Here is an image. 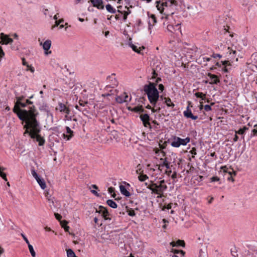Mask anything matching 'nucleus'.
<instances>
[{"label":"nucleus","mask_w":257,"mask_h":257,"mask_svg":"<svg viewBox=\"0 0 257 257\" xmlns=\"http://www.w3.org/2000/svg\"><path fill=\"white\" fill-rule=\"evenodd\" d=\"M91 2L94 7H97L98 9H103L102 0H91Z\"/></svg>","instance_id":"nucleus-15"},{"label":"nucleus","mask_w":257,"mask_h":257,"mask_svg":"<svg viewBox=\"0 0 257 257\" xmlns=\"http://www.w3.org/2000/svg\"><path fill=\"white\" fill-rule=\"evenodd\" d=\"M91 192H92L93 194H94V195H96V196H99V194H98V193H97L96 191H95V190H91Z\"/></svg>","instance_id":"nucleus-63"},{"label":"nucleus","mask_w":257,"mask_h":257,"mask_svg":"<svg viewBox=\"0 0 257 257\" xmlns=\"http://www.w3.org/2000/svg\"><path fill=\"white\" fill-rule=\"evenodd\" d=\"M19 106H21L22 107H25L26 106L27 104H26V103H23L21 102L19 103Z\"/></svg>","instance_id":"nucleus-54"},{"label":"nucleus","mask_w":257,"mask_h":257,"mask_svg":"<svg viewBox=\"0 0 257 257\" xmlns=\"http://www.w3.org/2000/svg\"><path fill=\"white\" fill-rule=\"evenodd\" d=\"M229 174L230 175V176L229 177H228V178H227L228 180L231 181L232 182H234V179L231 176V173L229 172Z\"/></svg>","instance_id":"nucleus-52"},{"label":"nucleus","mask_w":257,"mask_h":257,"mask_svg":"<svg viewBox=\"0 0 257 257\" xmlns=\"http://www.w3.org/2000/svg\"><path fill=\"white\" fill-rule=\"evenodd\" d=\"M231 253L232 255L234 257H236L237 255L236 251H233V250H231Z\"/></svg>","instance_id":"nucleus-56"},{"label":"nucleus","mask_w":257,"mask_h":257,"mask_svg":"<svg viewBox=\"0 0 257 257\" xmlns=\"http://www.w3.org/2000/svg\"><path fill=\"white\" fill-rule=\"evenodd\" d=\"M107 204L108 206H109L110 207L113 208H117V204H116V203L113 201L112 200H108L107 201Z\"/></svg>","instance_id":"nucleus-26"},{"label":"nucleus","mask_w":257,"mask_h":257,"mask_svg":"<svg viewBox=\"0 0 257 257\" xmlns=\"http://www.w3.org/2000/svg\"><path fill=\"white\" fill-rule=\"evenodd\" d=\"M131 13L130 11L128 10V11H125L123 13V19L124 21H126L127 19V15Z\"/></svg>","instance_id":"nucleus-38"},{"label":"nucleus","mask_w":257,"mask_h":257,"mask_svg":"<svg viewBox=\"0 0 257 257\" xmlns=\"http://www.w3.org/2000/svg\"><path fill=\"white\" fill-rule=\"evenodd\" d=\"M106 9L108 12L112 14L115 13L116 12L115 10L109 4L106 6Z\"/></svg>","instance_id":"nucleus-27"},{"label":"nucleus","mask_w":257,"mask_h":257,"mask_svg":"<svg viewBox=\"0 0 257 257\" xmlns=\"http://www.w3.org/2000/svg\"><path fill=\"white\" fill-rule=\"evenodd\" d=\"M131 100V97L128 96V95L125 92L116 97V101L119 103L127 102Z\"/></svg>","instance_id":"nucleus-7"},{"label":"nucleus","mask_w":257,"mask_h":257,"mask_svg":"<svg viewBox=\"0 0 257 257\" xmlns=\"http://www.w3.org/2000/svg\"><path fill=\"white\" fill-rule=\"evenodd\" d=\"M67 224H68V222L66 220H63V221H61V225L63 228L65 225H67Z\"/></svg>","instance_id":"nucleus-46"},{"label":"nucleus","mask_w":257,"mask_h":257,"mask_svg":"<svg viewBox=\"0 0 257 257\" xmlns=\"http://www.w3.org/2000/svg\"><path fill=\"white\" fill-rule=\"evenodd\" d=\"M177 140L179 141L181 145L185 146L187 144H188L190 142V138L189 137H187L185 139H181L179 137H177Z\"/></svg>","instance_id":"nucleus-22"},{"label":"nucleus","mask_w":257,"mask_h":257,"mask_svg":"<svg viewBox=\"0 0 257 257\" xmlns=\"http://www.w3.org/2000/svg\"><path fill=\"white\" fill-rule=\"evenodd\" d=\"M153 105V108H152V111L153 112H158L160 110L161 108H160L159 105L157 104V103H156L155 105Z\"/></svg>","instance_id":"nucleus-32"},{"label":"nucleus","mask_w":257,"mask_h":257,"mask_svg":"<svg viewBox=\"0 0 257 257\" xmlns=\"http://www.w3.org/2000/svg\"><path fill=\"white\" fill-rule=\"evenodd\" d=\"M38 183L41 186V188L43 189H45L46 187V185L44 179H41L40 178H38V179L36 180Z\"/></svg>","instance_id":"nucleus-24"},{"label":"nucleus","mask_w":257,"mask_h":257,"mask_svg":"<svg viewBox=\"0 0 257 257\" xmlns=\"http://www.w3.org/2000/svg\"><path fill=\"white\" fill-rule=\"evenodd\" d=\"M24 127L26 128L25 132L24 133V135L26 134H29L32 138H36L37 141L39 142V145L42 146L44 144V140L40 137V136L38 135V133L40 131V128L39 126V123L38 122V132H34L33 131V128L29 126H24Z\"/></svg>","instance_id":"nucleus-6"},{"label":"nucleus","mask_w":257,"mask_h":257,"mask_svg":"<svg viewBox=\"0 0 257 257\" xmlns=\"http://www.w3.org/2000/svg\"><path fill=\"white\" fill-rule=\"evenodd\" d=\"M24 127L26 128L25 132L24 133V135L26 134H29L32 138H36L37 141L39 142V145L42 146L44 144V140L40 137V136L38 135V133L40 131V128L39 126V123L38 122V132H34L33 131V128L29 126H24Z\"/></svg>","instance_id":"nucleus-5"},{"label":"nucleus","mask_w":257,"mask_h":257,"mask_svg":"<svg viewBox=\"0 0 257 257\" xmlns=\"http://www.w3.org/2000/svg\"><path fill=\"white\" fill-rule=\"evenodd\" d=\"M14 112L18 114L19 118L26 122V126H29L33 128L34 132H38V121L36 116L38 115V112L34 106L29 107L28 110L21 109L19 104L16 103L13 109Z\"/></svg>","instance_id":"nucleus-1"},{"label":"nucleus","mask_w":257,"mask_h":257,"mask_svg":"<svg viewBox=\"0 0 257 257\" xmlns=\"http://www.w3.org/2000/svg\"><path fill=\"white\" fill-rule=\"evenodd\" d=\"M150 20L149 21V29H151L150 26H153L157 23V18L154 14H150L149 15Z\"/></svg>","instance_id":"nucleus-17"},{"label":"nucleus","mask_w":257,"mask_h":257,"mask_svg":"<svg viewBox=\"0 0 257 257\" xmlns=\"http://www.w3.org/2000/svg\"><path fill=\"white\" fill-rule=\"evenodd\" d=\"M17 101L16 102V104H19V103L21 102V101L24 99V96L18 97L17 98Z\"/></svg>","instance_id":"nucleus-42"},{"label":"nucleus","mask_w":257,"mask_h":257,"mask_svg":"<svg viewBox=\"0 0 257 257\" xmlns=\"http://www.w3.org/2000/svg\"><path fill=\"white\" fill-rule=\"evenodd\" d=\"M247 128L246 127H243L242 128H240L238 132H237V133H238V134L239 135H242L244 134V133L245 132V131L247 130Z\"/></svg>","instance_id":"nucleus-37"},{"label":"nucleus","mask_w":257,"mask_h":257,"mask_svg":"<svg viewBox=\"0 0 257 257\" xmlns=\"http://www.w3.org/2000/svg\"><path fill=\"white\" fill-rule=\"evenodd\" d=\"M63 22H64L63 19H60L58 21H56L55 25L52 27V29H53L55 26H59L61 23H63Z\"/></svg>","instance_id":"nucleus-39"},{"label":"nucleus","mask_w":257,"mask_h":257,"mask_svg":"<svg viewBox=\"0 0 257 257\" xmlns=\"http://www.w3.org/2000/svg\"><path fill=\"white\" fill-rule=\"evenodd\" d=\"M65 120H70L72 119V117L71 116H69V114H65Z\"/></svg>","instance_id":"nucleus-47"},{"label":"nucleus","mask_w":257,"mask_h":257,"mask_svg":"<svg viewBox=\"0 0 257 257\" xmlns=\"http://www.w3.org/2000/svg\"><path fill=\"white\" fill-rule=\"evenodd\" d=\"M21 235H22V237H23V239H24L25 240V241H26V242L28 244V245L29 244H30V242H29V241L28 239H27V238L26 237V236H25L24 234H22Z\"/></svg>","instance_id":"nucleus-45"},{"label":"nucleus","mask_w":257,"mask_h":257,"mask_svg":"<svg viewBox=\"0 0 257 257\" xmlns=\"http://www.w3.org/2000/svg\"><path fill=\"white\" fill-rule=\"evenodd\" d=\"M5 170V168L0 166V176L4 180L7 181L6 174L3 172Z\"/></svg>","instance_id":"nucleus-25"},{"label":"nucleus","mask_w":257,"mask_h":257,"mask_svg":"<svg viewBox=\"0 0 257 257\" xmlns=\"http://www.w3.org/2000/svg\"><path fill=\"white\" fill-rule=\"evenodd\" d=\"M147 188L152 191V193L158 195L157 198H162L164 196V192L167 189V186L165 184V181L163 180L159 183L151 182Z\"/></svg>","instance_id":"nucleus-3"},{"label":"nucleus","mask_w":257,"mask_h":257,"mask_svg":"<svg viewBox=\"0 0 257 257\" xmlns=\"http://www.w3.org/2000/svg\"><path fill=\"white\" fill-rule=\"evenodd\" d=\"M1 42L0 41V44ZM4 56V52L1 47H0V58H2Z\"/></svg>","instance_id":"nucleus-50"},{"label":"nucleus","mask_w":257,"mask_h":257,"mask_svg":"<svg viewBox=\"0 0 257 257\" xmlns=\"http://www.w3.org/2000/svg\"><path fill=\"white\" fill-rule=\"evenodd\" d=\"M178 6V2L176 0H168L165 2H163L161 3L160 1L156 2V7L158 11H159L160 14L163 15L161 17V19H163L165 18L167 19L168 18V15L166 14H164L163 12L165 9H167L168 7H176Z\"/></svg>","instance_id":"nucleus-4"},{"label":"nucleus","mask_w":257,"mask_h":257,"mask_svg":"<svg viewBox=\"0 0 257 257\" xmlns=\"http://www.w3.org/2000/svg\"><path fill=\"white\" fill-rule=\"evenodd\" d=\"M26 104H33V102L29 100V99H27L26 100Z\"/></svg>","instance_id":"nucleus-61"},{"label":"nucleus","mask_w":257,"mask_h":257,"mask_svg":"<svg viewBox=\"0 0 257 257\" xmlns=\"http://www.w3.org/2000/svg\"><path fill=\"white\" fill-rule=\"evenodd\" d=\"M128 214L130 215V216H134L135 215V211L133 210H129L128 211Z\"/></svg>","instance_id":"nucleus-44"},{"label":"nucleus","mask_w":257,"mask_h":257,"mask_svg":"<svg viewBox=\"0 0 257 257\" xmlns=\"http://www.w3.org/2000/svg\"><path fill=\"white\" fill-rule=\"evenodd\" d=\"M211 180L212 182L218 181H219V178L218 177H213L211 178Z\"/></svg>","instance_id":"nucleus-48"},{"label":"nucleus","mask_w":257,"mask_h":257,"mask_svg":"<svg viewBox=\"0 0 257 257\" xmlns=\"http://www.w3.org/2000/svg\"><path fill=\"white\" fill-rule=\"evenodd\" d=\"M180 250H177V249H172V252H174V253H179L180 252Z\"/></svg>","instance_id":"nucleus-58"},{"label":"nucleus","mask_w":257,"mask_h":257,"mask_svg":"<svg viewBox=\"0 0 257 257\" xmlns=\"http://www.w3.org/2000/svg\"><path fill=\"white\" fill-rule=\"evenodd\" d=\"M140 118L143 122V124L145 127H151L150 123L149 122L150 117L148 114H142L140 116Z\"/></svg>","instance_id":"nucleus-12"},{"label":"nucleus","mask_w":257,"mask_h":257,"mask_svg":"<svg viewBox=\"0 0 257 257\" xmlns=\"http://www.w3.org/2000/svg\"><path fill=\"white\" fill-rule=\"evenodd\" d=\"M47 199L50 203H51L52 204H54L53 198H51L50 197H47Z\"/></svg>","instance_id":"nucleus-53"},{"label":"nucleus","mask_w":257,"mask_h":257,"mask_svg":"<svg viewBox=\"0 0 257 257\" xmlns=\"http://www.w3.org/2000/svg\"><path fill=\"white\" fill-rule=\"evenodd\" d=\"M1 39L3 44H8L13 42V39L9 38L7 35H5L4 33L1 34Z\"/></svg>","instance_id":"nucleus-14"},{"label":"nucleus","mask_w":257,"mask_h":257,"mask_svg":"<svg viewBox=\"0 0 257 257\" xmlns=\"http://www.w3.org/2000/svg\"><path fill=\"white\" fill-rule=\"evenodd\" d=\"M67 254L68 257H77L71 249H68L67 250Z\"/></svg>","instance_id":"nucleus-30"},{"label":"nucleus","mask_w":257,"mask_h":257,"mask_svg":"<svg viewBox=\"0 0 257 257\" xmlns=\"http://www.w3.org/2000/svg\"><path fill=\"white\" fill-rule=\"evenodd\" d=\"M165 102L168 106H171L172 107L174 106V103L172 102L170 98H165Z\"/></svg>","instance_id":"nucleus-28"},{"label":"nucleus","mask_w":257,"mask_h":257,"mask_svg":"<svg viewBox=\"0 0 257 257\" xmlns=\"http://www.w3.org/2000/svg\"><path fill=\"white\" fill-rule=\"evenodd\" d=\"M168 31L175 33L177 31L181 32V27L179 24H177L175 26L172 25H168L167 27Z\"/></svg>","instance_id":"nucleus-11"},{"label":"nucleus","mask_w":257,"mask_h":257,"mask_svg":"<svg viewBox=\"0 0 257 257\" xmlns=\"http://www.w3.org/2000/svg\"><path fill=\"white\" fill-rule=\"evenodd\" d=\"M54 215L56 218L59 221L62 218V216L60 214H58V213H55Z\"/></svg>","instance_id":"nucleus-41"},{"label":"nucleus","mask_w":257,"mask_h":257,"mask_svg":"<svg viewBox=\"0 0 257 257\" xmlns=\"http://www.w3.org/2000/svg\"><path fill=\"white\" fill-rule=\"evenodd\" d=\"M159 89L163 91L164 89V85L162 84H160L159 85Z\"/></svg>","instance_id":"nucleus-51"},{"label":"nucleus","mask_w":257,"mask_h":257,"mask_svg":"<svg viewBox=\"0 0 257 257\" xmlns=\"http://www.w3.org/2000/svg\"><path fill=\"white\" fill-rule=\"evenodd\" d=\"M67 133L69 135H65L63 134V137L64 138H67L68 140H70L73 136V131L68 126L66 127Z\"/></svg>","instance_id":"nucleus-20"},{"label":"nucleus","mask_w":257,"mask_h":257,"mask_svg":"<svg viewBox=\"0 0 257 257\" xmlns=\"http://www.w3.org/2000/svg\"><path fill=\"white\" fill-rule=\"evenodd\" d=\"M119 188L120 192L123 195L126 197H129L131 195L130 193L126 190L124 186L121 185L119 186Z\"/></svg>","instance_id":"nucleus-21"},{"label":"nucleus","mask_w":257,"mask_h":257,"mask_svg":"<svg viewBox=\"0 0 257 257\" xmlns=\"http://www.w3.org/2000/svg\"><path fill=\"white\" fill-rule=\"evenodd\" d=\"M176 245L184 247L185 245V243L184 240L179 239L176 241Z\"/></svg>","instance_id":"nucleus-35"},{"label":"nucleus","mask_w":257,"mask_h":257,"mask_svg":"<svg viewBox=\"0 0 257 257\" xmlns=\"http://www.w3.org/2000/svg\"><path fill=\"white\" fill-rule=\"evenodd\" d=\"M221 62L222 63V64L224 66L227 64L230 65V63H229L228 61H222Z\"/></svg>","instance_id":"nucleus-57"},{"label":"nucleus","mask_w":257,"mask_h":257,"mask_svg":"<svg viewBox=\"0 0 257 257\" xmlns=\"http://www.w3.org/2000/svg\"><path fill=\"white\" fill-rule=\"evenodd\" d=\"M252 132L253 135H257V125H254V128L252 130Z\"/></svg>","instance_id":"nucleus-49"},{"label":"nucleus","mask_w":257,"mask_h":257,"mask_svg":"<svg viewBox=\"0 0 257 257\" xmlns=\"http://www.w3.org/2000/svg\"><path fill=\"white\" fill-rule=\"evenodd\" d=\"M161 160L163 161V163H162V164H160L159 165V168H159V170H162V168L163 167H165L167 169H169L170 168L169 163L167 160L166 158H165L164 159L161 158Z\"/></svg>","instance_id":"nucleus-19"},{"label":"nucleus","mask_w":257,"mask_h":257,"mask_svg":"<svg viewBox=\"0 0 257 257\" xmlns=\"http://www.w3.org/2000/svg\"><path fill=\"white\" fill-rule=\"evenodd\" d=\"M56 109L66 114H69L70 112L69 108L62 103H59L58 107L56 108Z\"/></svg>","instance_id":"nucleus-9"},{"label":"nucleus","mask_w":257,"mask_h":257,"mask_svg":"<svg viewBox=\"0 0 257 257\" xmlns=\"http://www.w3.org/2000/svg\"><path fill=\"white\" fill-rule=\"evenodd\" d=\"M130 47L132 48V49L136 52H137L138 54H140L142 55H143V53L142 52V51L144 49H145V47L144 46H142V47H139V48L137 46H135V45L131 44L130 45Z\"/></svg>","instance_id":"nucleus-18"},{"label":"nucleus","mask_w":257,"mask_h":257,"mask_svg":"<svg viewBox=\"0 0 257 257\" xmlns=\"http://www.w3.org/2000/svg\"><path fill=\"white\" fill-rule=\"evenodd\" d=\"M32 174L33 176V177L36 179V180H37L38 178H39L38 174L34 170H32Z\"/></svg>","instance_id":"nucleus-40"},{"label":"nucleus","mask_w":257,"mask_h":257,"mask_svg":"<svg viewBox=\"0 0 257 257\" xmlns=\"http://www.w3.org/2000/svg\"><path fill=\"white\" fill-rule=\"evenodd\" d=\"M195 95L198 98H201L202 100L205 99V94L202 92H196L195 93Z\"/></svg>","instance_id":"nucleus-33"},{"label":"nucleus","mask_w":257,"mask_h":257,"mask_svg":"<svg viewBox=\"0 0 257 257\" xmlns=\"http://www.w3.org/2000/svg\"><path fill=\"white\" fill-rule=\"evenodd\" d=\"M138 178L139 180L142 182L144 181L149 178L147 175L144 174H141L139 175Z\"/></svg>","instance_id":"nucleus-34"},{"label":"nucleus","mask_w":257,"mask_h":257,"mask_svg":"<svg viewBox=\"0 0 257 257\" xmlns=\"http://www.w3.org/2000/svg\"><path fill=\"white\" fill-rule=\"evenodd\" d=\"M177 177V173L174 172L173 174L171 175V178L172 179H175Z\"/></svg>","instance_id":"nucleus-55"},{"label":"nucleus","mask_w":257,"mask_h":257,"mask_svg":"<svg viewBox=\"0 0 257 257\" xmlns=\"http://www.w3.org/2000/svg\"><path fill=\"white\" fill-rule=\"evenodd\" d=\"M184 115L186 118H190L193 120H196L198 118V116L196 115H194L191 112V111L189 109V106H188L187 107V110L184 111Z\"/></svg>","instance_id":"nucleus-13"},{"label":"nucleus","mask_w":257,"mask_h":257,"mask_svg":"<svg viewBox=\"0 0 257 257\" xmlns=\"http://www.w3.org/2000/svg\"><path fill=\"white\" fill-rule=\"evenodd\" d=\"M96 212L99 213H101L105 220H110V218L107 217L109 215V213L106 208L104 207L99 206L98 209H96Z\"/></svg>","instance_id":"nucleus-8"},{"label":"nucleus","mask_w":257,"mask_h":257,"mask_svg":"<svg viewBox=\"0 0 257 257\" xmlns=\"http://www.w3.org/2000/svg\"><path fill=\"white\" fill-rule=\"evenodd\" d=\"M170 245H172V246H177L176 242L172 241L171 242H170Z\"/></svg>","instance_id":"nucleus-60"},{"label":"nucleus","mask_w":257,"mask_h":257,"mask_svg":"<svg viewBox=\"0 0 257 257\" xmlns=\"http://www.w3.org/2000/svg\"><path fill=\"white\" fill-rule=\"evenodd\" d=\"M177 137H175L171 142V146L174 147L178 148L181 146V144L179 143V141L177 140Z\"/></svg>","instance_id":"nucleus-23"},{"label":"nucleus","mask_w":257,"mask_h":257,"mask_svg":"<svg viewBox=\"0 0 257 257\" xmlns=\"http://www.w3.org/2000/svg\"><path fill=\"white\" fill-rule=\"evenodd\" d=\"M152 73H153V77L155 78L156 76L157 75V74L156 72V70H153Z\"/></svg>","instance_id":"nucleus-62"},{"label":"nucleus","mask_w":257,"mask_h":257,"mask_svg":"<svg viewBox=\"0 0 257 257\" xmlns=\"http://www.w3.org/2000/svg\"><path fill=\"white\" fill-rule=\"evenodd\" d=\"M144 91L147 94L149 100L152 105H155L159 98V92L156 87V84L150 82L149 85L144 86Z\"/></svg>","instance_id":"nucleus-2"},{"label":"nucleus","mask_w":257,"mask_h":257,"mask_svg":"<svg viewBox=\"0 0 257 257\" xmlns=\"http://www.w3.org/2000/svg\"><path fill=\"white\" fill-rule=\"evenodd\" d=\"M40 45H42L43 49L45 50V54L48 55L51 53V51H49L51 46V41L50 40H46L43 44L40 43Z\"/></svg>","instance_id":"nucleus-10"},{"label":"nucleus","mask_w":257,"mask_h":257,"mask_svg":"<svg viewBox=\"0 0 257 257\" xmlns=\"http://www.w3.org/2000/svg\"><path fill=\"white\" fill-rule=\"evenodd\" d=\"M108 192L109 193H110V194L113 193V194L112 195L113 197L114 198L115 197L116 194L114 192V188H113L112 187H110L108 188Z\"/></svg>","instance_id":"nucleus-36"},{"label":"nucleus","mask_w":257,"mask_h":257,"mask_svg":"<svg viewBox=\"0 0 257 257\" xmlns=\"http://www.w3.org/2000/svg\"><path fill=\"white\" fill-rule=\"evenodd\" d=\"M29 251L33 257L36 256V252L33 248V246L30 244L28 245Z\"/></svg>","instance_id":"nucleus-31"},{"label":"nucleus","mask_w":257,"mask_h":257,"mask_svg":"<svg viewBox=\"0 0 257 257\" xmlns=\"http://www.w3.org/2000/svg\"><path fill=\"white\" fill-rule=\"evenodd\" d=\"M132 110L136 112H141L144 111V109L142 106H136L134 107Z\"/></svg>","instance_id":"nucleus-29"},{"label":"nucleus","mask_w":257,"mask_h":257,"mask_svg":"<svg viewBox=\"0 0 257 257\" xmlns=\"http://www.w3.org/2000/svg\"><path fill=\"white\" fill-rule=\"evenodd\" d=\"M64 229L65 230V231H67L68 232V230H69V227L67 225H65L64 227H63Z\"/></svg>","instance_id":"nucleus-59"},{"label":"nucleus","mask_w":257,"mask_h":257,"mask_svg":"<svg viewBox=\"0 0 257 257\" xmlns=\"http://www.w3.org/2000/svg\"><path fill=\"white\" fill-rule=\"evenodd\" d=\"M166 174L168 175V176H170L171 173H172V171H166L165 172Z\"/></svg>","instance_id":"nucleus-64"},{"label":"nucleus","mask_w":257,"mask_h":257,"mask_svg":"<svg viewBox=\"0 0 257 257\" xmlns=\"http://www.w3.org/2000/svg\"><path fill=\"white\" fill-rule=\"evenodd\" d=\"M204 109L207 111H210L211 110V106L210 105H205L204 106Z\"/></svg>","instance_id":"nucleus-43"},{"label":"nucleus","mask_w":257,"mask_h":257,"mask_svg":"<svg viewBox=\"0 0 257 257\" xmlns=\"http://www.w3.org/2000/svg\"><path fill=\"white\" fill-rule=\"evenodd\" d=\"M208 76L210 78L211 81L209 82L210 84H217L219 82V80L216 75L209 73L208 74Z\"/></svg>","instance_id":"nucleus-16"}]
</instances>
